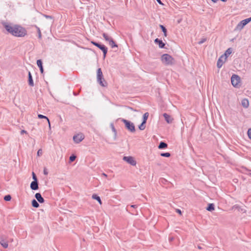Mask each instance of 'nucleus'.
Listing matches in <instances>:
<instances>
[{"mask_svg": "<svg viewBox=\"0 0 251 251\" xmlns=\"http://www.w3.org/2000/svg\"><path fill=\"white\" fill-rule=\"evenodd\" d=\"M4 26L9 33L15 36L24 37L26 34V30L22 26L6 24L4 25Z\"/></svg>", "mask_w": 251, "mask_h": 251, "instance_id": "nucleus-1", "label": "nucleus"}, {"mask_svg": "<svg viewBox=\"0 0 251 251\" xmlns=\"http://www.w3.org/2000/svg\"><path fill=\"white\" fill-rule=\"evenodd\" d=\"M161 61L165 66H173L176 63L175 59L168 54H164L161 56Z\"/></svg>", "mask_w": 251, "mask_h": 251, "instance_id": "nucleus-2", "label": "nucleus"}, {"mask_svg": "<svg viewBox=\"0 0 251 251\" xmlns=\"http://www.w3.org/2000/svg\"><path fill=\"white\" fill-rule=\"evenodd\" d=\"M97 79L98 82L102 87H106L107 83L103 77L102 73L100 68L97 70Z\"/></svg>", "mask_w": 251, "mask_h": 251, "instance_id": "nucleus-3", "label": "nucleus"}, {"mask_svg": "<svg viewBox=\"0 0 251 251\" xmlns=\"http://www.w3.org/2000/svg\"><path fill=\"white\" fill-rule=\"evenodd\" d=\"M125 125L126 128L131 132H134L135 131V126L133 123L127 120L122 119L121 120Z\"/></svg>", "mask_w": 251, "mask_h": 251, "instance_id": "nucleus-4", "label": "nucleus"}, {"mask_svg": "<svg viewBox=\"0 0 251 251\" xmlns=\"http://www.w3.org/2000/svg\"><path fill=\"white\" fill-rule=\"evenodd\" d=\"M251 21V17L250 18L246 19L241 21L236 26L235 28V30H241L243 27L249 22Z\"/></svg>", "mask_w": 251, "mask_h": 251, "instance_id": "nucleus-5", "label": "nucleus"}, {"mask_svg": "<svg viewBox=\"0 0 251 251\" xmlns=\"http://www.w3.org/2000/svg\"><path fill=\"white\" fill-rule=\"evenodd\" d=\"M231 82L234 87L238 88L240 85V77L238 75H233L231 78Z\"/></svg>", "mask_w": 251, "mask_h": 251, "instance_id": "nucleus-6", "label": "nucleus"}, {"mask_svg": "<svg viewBox=\"0 0 251 251\" xmlns=\"http://www.w3.org/2000/svg\"><path fill=\"white\" fill-rule=\"evenodd\" d=\"M149 114L148 112L145 113L143 115L142 123L139 126V128L140 130H143L145 129V128H146L145 124H146V123L147 122V120L149 117Z\"/></svg>", "mask_w": 251, "mask_h": 251, "instance_id": "nucleus-7", "label": "nucleus"}, {"mask_svg": "<svg viewBox=\"0 0 251 251\" xmlns=\"http://www.w3.org/2000/svg\"><path fill=\"white\" fill-rule=\"evenodd\" d=\"M92 43L93 45H94L95 46L98 47L102 51V52L103 53L104 57H105L106 54L107 53V48L105 47V46L100 45V44L98 43L95 42H92Z\"/></svg>", "mask_w": 251, "mask_h": 251, "instance_id": "nucleus-8", "label": "nucleus"}, {"mask_svg": "<svg viewBox=\"0 0 251 251\" xmlns=\"http://www.w3.org/2000/svg\"><path fill=\"white\" fill-rule=\"evenodd\" d=\"M124 160L129 163V164L135 166L136 164L134 158L131 156H125L123 158Z\"/></svg>", "mask_w": 251, "mask_h": 251, "instance_id": "nucleus-9", "label": "nucleus"}, {"mask_svg": "<svg viewBox=\"0 0 251 251\" xmlns=\"http://www.w3.org/2000/svg\"><path fill=\"white\" fill-rule=\"evenodd\" d=\"M84 138V135L82 133L77 134L73 137V140L76 143H80Z\"/></svg>", "mask_w": 251, "mask_h": 251, "instance_id": "nucleus-10", "label": "nucleus"}, {"mask_svg": "<svg viewBox=\"0 0 251 251\" xmlns=\"http://www.w3.org/2000/svg\"><path fill=\"white\" fill-rule=\"evenodd\" d=\"M226 59L225 56L222 55L217 61V67L220 68L223 66V64L226 62Z\"/></svg>", "mask_w": 251, "mask_h": 251, "instance_id": "nucleus-11", "label": "nucleus"}, {"mask_svg": "<svg viewBox=\"0 0 251 251\" xmlns=\"http://www.w3.org/2000/svg\"><path fill=\"white\" fill-rule=\"evenodd\" d=\"M163 117L167 123L171 124L173 122V118L167 113L163 114Z\"/></svg>", "mask_w": 251, "mask_h": 251, "instance_id": "nucleus-12", "label": "nucleus"}, {"mask_svg": "<svg viewBox=\"0 0 251 251\" xmlns=\"http://www.w3.org/2000/svg\"><path fill=\"white\" fill-rule=\"evenodd\" d=\"M30 188L33 190H36L38 189L37 180L33 181L30 184Z\"/></svg>", "mask_w": 251, "mask_h": 251, "instance_id": "nucleus-13", "label": "nucleus"}, {"mask_svg": "<svg viewBox=\"0 0 251 251\" xmlns=\"http://www.w3.org/2000/svg\"><path fill=\"white\" fill-rule=\"evenodd\" d=\"M35 198L40 203H43L44 202V199L42 197L41 195L39 193H37L35 195Z\"/></svg>", "mask_w": 251, "mask_h": 251, "instance_id": "nucleus-14", "label": "nucleus"}, {"mask_svg": "<svg viewBox=\"0 0 251 251\" xmlns=\"http://www.w3.org/2000/svg\"><path fill=\"white\" fill-rule=\"evenodd\" d=\"M0 244L5 249L7 248L8 247V242L2 237H0Z\"/></svg>", "mask_w": 251, "mask_h": 251, "instance_id": "nucleus-15", "label": "nucleus"}, {"mask_svg": "<svg viewBox=\"0 0 251 251\" xmlns=\"http://www.w3.org/2000/svg\"><path fill=\"white\" fill-rule=\"evenodd\" d=\"M154 42L156 44H158L160 48H164V46L165 45V44L162 42V41L158 39V38H156V39H155Z\"/></svg>", "mask_w": 251, "mask_h": 251, "instance_id": "nucleus-16", "label": "nucleus"}, {"mask_svg": "<svg viewBox=\"0 0 251 251\" xmlns=\"http://www.w3.org/2000/svg\"><path fill=\"white\" fill-rule=\"evenodd\" d=\"M28 84H29V85L31 86H33L34 82H33V80L32 79L31 73L30 72H28Z\"/></svg>", "mask_w": 251, "mask_h": 251, "instance_id": "nucleus-17", "label": "nucleus"}, {"mask_svg": "<svg viewBox=\"0 0 251 251\" xmlns=\"http://www.w3.org/2000/svg\"><path fill=\"white\" fill-rule=\"evenodd\" d=\"M242 105L246 108H248L249 106V100L246 99H243L242 100Z\"/></svg>", "mask_w": 251, "mask_h": 251, "instance_id": "nucleus-18", "label": "nucleus"}, {"mask_svg": "<svg viewBox=\"0 0 251 251\" xmlns=\"http://www.w3.org/2000/svg\"><path fill=\"white\" fill-rule=\"evenodd\" d=\"M37 65L39 67L41 73L43 74L44 70L42 66V61L41 60H38L37 61Z\"/></svg>", "mask_w": 251, "mask_h": 251, "instance_id": "nucleus-19", "label": "nucleus"}, {"mask_svg": "<svg viewBox=\"0 0 251 251\" xmlns=\"http://www.w3.org/2000/svg\"><path fill=\"white\" fill-rule=\"evenodd\" d=\"M232 50L231 48H228L225 52V54L222 55L225 56L226 59L227 56H229L232 53Z\"/></svg>", "mask_w": 251, "mask_h": 251, "instance_id": "nucleus-20", "label": "nucleus"}, {"mask_svg": "<svg viewBox=\"0 0 251 251\" xmlns=\"http://www.w3.org/2000/svg\"><path fill=\"white\" fill-rule=\"evenodd\" d=\"M38 117L39 118H40V119H43L44 118V119H46L47 122H48V123L49 128H50V120L48 118V117H47L46 116H44L43 115H41V114H38Z\"/></svg>", "mask_w": 251, "mask_h": 251, "instance_id": "nucleus-21", "label": "nucleus"}, {"mask_svg": "<svg viewBox=\"0 0 251 251\" xmlns=\"http://www.w3.org/2000/svg\"><path fill=\"white\" fill-rule=\"evenodd\" d=\"M92 198L93 199L97 200L100 204H102L101 201L99 196H97L96 194H93L92 196Z\"/></svg>", "mask_w": 251, "mask_h": 251, "instance_id": "nucleus-22", "label": "nucleus"}, {"mask_svg": "<svg viewBox=\"0 0 251 251\" xmlns=\"http://www.w3.org/2000/svg\"><path fill=\"white\" fill-rule=\"evenodd\" d=\"M102 36L103 37V38H104V39L107 41V42H109L111 39H112V38L109 36V35H108L107 34L105 33H103L102 34Z\"/></svg>", "mask_w": 251, "mask_h": 251, "instance_id": "nucleus-23", "label": "nucleus"}, {"mask_svg": "<svg viewBox=\"0 0 251 251\" xmlns=\"http://www.w3.org/2000/svg\"><path fill=\"white\" fill-rule=\"evenodd\" d=\"M167 147V144L163 142H161L160 143L158 148L159 149H164Z\"/></svg>", "mask_w": 251, "mask_h": 251, "instance_id": "nucleus-24", "label": "nucleus"}, {"mask_svg": "<svg viewBox=\"0 0 251 251\" xmlns=\"http://www.w3.org/2000/svg\"><path fill=\"white\" fill-rule=\"evenodd\" d=\"M206 210L209 211H212L214 210V205L213 203H210L208 204V207L206 208Z\"/></svg>", "mask_w": 251, "mask_h": 251, "instance_id": "nucleus-25", "label": "nucleus"}, {"mask_svg": "<svg viewBox=\"0 0 251 251\" xmlns=\"http://www.w3.org/2000/svg\"><path fill=\"white\" fill-rule=\"evenodd\" d=\"M32 205L33 207L37 208L39 206V204L35 200H33L31 201Z\"/></svg>", "mask_w": 251, "mask_h": 251, "instance_id": "nucleus-26", "label": "nucleus"}, {"mask_svg": "<svg viewBox=\"0 0 251 251\" xmlns=\"http://www.w3.org/2000/svg\"><path fill=\"white\" fill-rule=\"evenodd\" d=\"M109 44L112 48H114V47H117V45L115 43L113 39H111L109 42Z\"/></svg>", "mask_w": 251, "mask_h": 251, "instance_id": "nucleus-27", "label": "nucleus"}, {"mask_svg": "<svg viewBox=\"0 0 251 251\" xmlns=\"http://www.w3.org/2000/svg\"><path fill=\"white\" fill-rule=\"evenodd\" d=\"M159 26H160V28L162 29V30L164 33V36H167L166 28L163 25H160Z\"/></svg>", "mask_w": 251, "mask_h": 251, "instance_id": "nucleus-28", "label": "nucleus"}, {"mask_svg": "<svg viewBox=\"0 0 251 251\" xmlns=\"http://www.w3.org/2000/svg\"><path fill=\"white\" fill-rule=\"evenodd\" d=\"M11 197L9 195H6L4 197V200L5 201H9L11 200Z\"/></svg>", "mask_w": 251, "mask_h": 251, "instance_id": "nucleus-29", "label": "nucleus"}, {"mask_svg": "<svg viewBox=\"0 0 251 251\" xmlns=\"http://www.w3.org/2000/svg\"><path fill=\"white\" fill-rule=\"evenodd\" d=\"M171 155L170 153L169 152H165V153H161V156L163 157H169Z\"/></svg>", "mask_w": 251, "mask_h": 251, "instance_id": "nucleus-30", "label": "nucleus"}, {"mask_svg": "<svg viewBox=\"0 0 251 251\" xmlns=\"http://www.w3.org/2000/svg\"><path fill=\"white\" fill-rule=\"evenodd\" d=\"M76 158V156L74 155H72L70 157V160L71 162L74 161Z\"/></svg>", "mask_w": 251, "mask_h": 251, "instance_id": "nucleus-31", "label": "nucleus"}, {"mask_svg": "<svg viewBox=\"0 0 251 251\" xmlns=\"http://www.w3.org/2000/svg\"><path fill=\"white\" fill-rule=\"evenodd\" d=\"M42 154H43V151H42V149H39L37 151V155L38 156H40L42 155Z\"/></svg>", "mask_w": 251, "mask_h": 251, "instance_id": "nucleus-32", "label": "nucleus"}, {"mask_svg": "<svg viewBox=\"0 0 251 251\" xmlns=\"http://www.w3.org/2000/svg\"><path fill=\"white\" fill-rule=\"evenodd\" d=\"M32 178L34 179V181L37 180V177H36V176L35 173L34 172H32Z\"/></svg>", "mask_w": 251, "mask_h": 251, "instance_id": "nucleus-33", "label": "nucleus"}, {"mask_svg": "<svg viewBox=\"0 0 251 251\" xmlns=\"http://www.w3.org/2000/svg\"><path fill=\"white\" fill-rule=\"evenodd\" d=\"M248 134L249 137L251 139V128L249 129L248 131Z\"/></svg>", "mask_w": 251, "mask_h": 251, "instance_id": "nucleus-34", "label": "nucleus"}, {"mask_svg": "<svg viewBox=\"0 0 251 251\" xmlns=\"http://www.w3.org/2000/svg\"><path fill=\"white\" fill-rule=\"evenodd\" d=\"M206 41V39H202L199 42V44L201 45L203 43Z\"/></svg>", "mask_w": 251, "mask_h": 251, "instance_id": "nucleus-35", "label": "nucleus"}, {"mask_svg": "<svg viewBox=\"0 0 251 251\" xmlns=\"http://www.w3.org/2000/svg\"><path fill=\"white\" fill-rule=\"evenodd\" d=\"M38 36H39V38H41V31L39 29V28H38Z\"/></svg>", "mask_w": 251, "mask_h": 251, "instance_id": "nucleus-36", "label": "nucleus"}, {"mask_svg": "<svg viewBox=\"0 0 251 251\" xmlns=\"http://www.w3.org/2000/svg\"><path fill=\"white\" fill-rule=\"evenodd\" d=\"M176 212H177L178 213H179V214H181V211L180 209H177L176 210Z\"/></svg>", "mask_w": 251, "mask_h": 251, "instance_id": "nucleus-37", "label": "nucleus"}, {"mask_svg": "<svg viewBox=\"0 0 251 251\" xmlns=\"http://www.w3.org/2000/svg\"><path fill=\"white\" fill-rule=\"evenodd\" d=\"M24 133H26V131L25 130H22L21 131V134H23Z\"/></svg>", "mask_w": 251, "mask_h": 251, "instance_id": "nucleus-38", "label": "nucleus"}, {"mask_svg": "<svg viewBox=\"0 0 251 251\" xmlns=\"http://www.w3.org/2000/svg\"><path fill=\"white\" fill-rule=\"evenodd\" d=\"M44 174L45 175H48V172H47V171L46 170H44Z\"/></svg>", "mask_w": 251, "mask_h": 251, "instance_id": "nucleus-39", "label": "nucleus"}, {"mask_svg": "<svg viewBox=\"0 0 251 251\" xmlns=\"http://www.w3.org/2000/svg\"><path fill=\"white\" fill-rule=\"evenodd\" d=\"M130 207H133V208H136L137 205H130Z\"/></svg>", "mask_w": 251, "mask_h": 251, "instance_id": "nucleus-40", "label": "nucleus"}, {"mask_svg": "<svg viewBox=\"0 0 251 251\" xmlns=\"http://www.w3.org/2000/svg\"><path fill=\"white\" fill-rule=\"evenodd\" d=\"M159 3V4H162V3H161V0H156Z\"/></svg>", "mask_w": 251, "mask_h": 251, "instance_id": "nucleus-41", "label": "nucleus"}, {"mask_svg": "<svg viewBox=\"0 0 251 251\" xmlns=\"http://www.w3.org/2000/svg\"><path fill=\"white\" fill-rule=\"evenodd\" d=\"M102 176H104L105 177H107V175H106V174H104V173H103V174H102Z\"/></svg>", "mask_w": 251, "mask_h": 251, "instance_id": "nucleus-42", "label": "nucleus"}, {"mask_svg": "<svg viewBox=\"0 0 251 251\" xmlns=\"http://www.w3.org/2000/svg\"><path fill=\"white\" fill-rule=\"evenodd\" d=\"M214 2H216L218 0H211Z\"/></svg>", "mask_w": 251, "mask_h": 251, "instance_id": "nucleus-43", "label": "nucleus"}, {"mask_svg": "<svg viewBox=\"0 0 251 251\" xmlns=\"http://www.w3.org/2000/svg\"><path fill=\"white\" fill-rule=\"evenodd\" d=\"M112 130L115 132V129L114 128V126L112 127Z\"/></svg>", "mask_w": 251, "mask_h": 251, "instance_id": "nucleus-44", "label": "nucleus"}, {"mask_svg": "<svg viewBox=\"0 0 251 251\" xmlns=\"http://www.w3.org/2000/svg\"><path fill=\"white\" fill-rule=\"evenodd\" d=\"M130 108L131 110H133V108ZM134 111H136V110H134Z\"/></svg>", "mask_w": 251, "mask_h": 251, "instance_id": "nucleus-45", "label": "nucleus"}, {"mask_svg": "<svg viewBox=\"0 0 251 251\" xmlns=\"http://www.w3.org/2000/svg\"><path fill=\"white\" fill-rule=\"evenodd\" d=\"M222 1H226L227 0H221Z\"/></svg>", "mask_w": 251, "mask_h": 251, "instance_id": "nucleus-46", "label": "nucleus"}, {"mask_svg": "<svg viewBox=\"0 0 251 251\" xmlns=\"http://www.w3.org/2000/svg\"><path fill=\"white\" fill-rule=\"evenodd\" d=\"M248 176H251V173H249V174H248Z\"/></svg>", "mask_w": 251, "mask_h": 251, "instance_id": "nucleus-47", "label": "nucleus"}, {"mask_svg": "<svg viewBox=\"0 0 251 251\" xmlns=\"http://www.w3.org/2000/svg\"><path fill=\"white\" fill-rule=\"evenodd\" d=\"M198 248H199V249H201V248L200 246H199V247H198Z\"/></svg>", "mask_w": 251, "mask_h": 251, "instance_id": "nucleus-48", "label": "nucleus"}]
</instances>
